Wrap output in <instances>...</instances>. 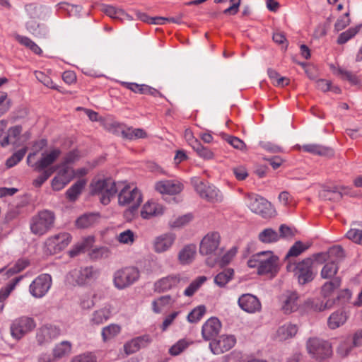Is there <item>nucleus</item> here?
Returning a JSON list of instances; mask_svg holds the SVG:
<instances>
[{
    "label": "nucleus",
    "instance_id": "f257e3e1",
    "mask_svg": "<svg viewBox=\"0 0 362 362\" xmlns=\"http://www.w3.org/2000/svg\"><path fill=\"white\" fill-rule=\"evenodd\" d=\"M221 235L218 232L208 233L201 240L199 253L206 256L205 264L212 269H223L234 258L237 249L233 247L225 254L223 248L220 247Z\"/></svg>",
    "mask_w": 362,
    "mask_h": 362
},
{
    "label": "nucleus",
    "instance_id": "f03ea898",
    "mask_svg": "<svg viewBox=\"0 0 362 362\" xmlns=\"http://www.w3.org/2000/svg\"><path fill=\"white\" fill-rule=\"evenodd\" d=\"M279 258L272 251H262L250 257L247 266L257 269V272H276L279 268Z\"/></svg>",
    "mask_w": 362,
    "mask_h": 362
},
{
    "label": "nucleus",
    "instance_id": "7ed1b4c3",
    "mask_svg": "<svg viewBox=\"0 0 362 362\" xmlns=\"http://www.w3.org/2000/svg\"><path fill=\"white\" fill-rule=\"evenodd\" d=\"M90 193L93 195H98L100 202L107 205L111 198L115 196L120 188L112 179L106 178L93 181L90 185Z\"/></svg>",
    "mask_w": 362,
    "mask_h": 362
},
{
    "label": "nucleus",
    "instance_id": "20e7f679",
    "mask_svg": "<svg viewBox=\"0 0 362 362\" xmlns=\"http://www.w3.org/2000/svg\"><path fill=\"white\" fill-rule=\"evenodd\" d=\"M54 212L49 210L40 211L31 218V232L36 235H43L54 227Z\"/></svg>",
    "mask_w": 362,
    "mask_h": 362
},
{
    "label": "nucleus",
    "instance_id": "39448f33",
    "mask_svg": "<svg viewBox=\"0 0 362 362\" xmlns=\"http://www.w3.org/2000/svg\"><path fill=\"white\" fill-rule=\"evenodd\" d=\"M142 202V194L136 188H131L126 185L121 189L118 194V203L120 206L132 204V206L124 211L125 216L132 214L135 212Z\"/></svg>",
    "mask_w": 362,
    "mask_h": 362
},
{
    "label": "nucleus",
    "instance_id": "423d86ee",
    "mask_svg": "<svg viewBox=\"0 0 362 362\" xmlns=\"http://www.w3.org/2000/svg\"><path fill=\"white\" fill-rule=\"evenodd\" d=\"M36 327L35 320L29 316L23 315L13 320L10 326L11 337L20 340Z\"/></svg>",
    "mask_w": 362,
    "mask_h": 362
},
{
    "label": "nucleus",
    "instance_id": "0eeeda50",
    "mask_svg": "<svg viewBox=\"0 0 362 362\" xmlns=\"http://www.w3.org/2000/svg\"><path fill=\"white\" fill-rule=\"evenodd\" d=\"M192 182L199 195L210 202H218L222 199L220 191L208 182H204L197 177L192 179Z\"/></svg>",
    "mask_w": 362,
    "mask_h": 362
},
{
    "label": "nucleus",
    "instance_id": "6e6552de",
    "mask_svg": "<svg viewBox=\"0 0 362 362\" xmlns=\"http://www.w3.org/2000/svg\"><path fill=\"white\" fill-rule=\"evenodd\" d=\"M249 208L250 210L260 215L264 218H269L275 214V210L272 204L264 197L257 194H249Z\"/></svg>",
    "mask_w": 362,
    "mask_h": 362
},
{
    "label": "nucleus",
    "instance_id": "1a4fd4ad",
    "mask_svg": "<svg viewBox=\"0 0 362 362\" xmlns=\"http://www.w3.org/2000/svg\"><path fill=\"white\" fill-rule=\"evenodd\" d=\"M308 353L317 360L329 357L332 354L331 346L327 341L319 338H310L307 341Z\"/></svg>",
    "mask_w": 362,
    "mask_h": 362
},
{
    "label": "nucleus",
    "instance_id": "9d476101",
    "mask_svg": "<svg viewBox=\"0 0 362 362\" xmlns=\"http://www.w3.org/2000/svg\"><path fill=\"white\" fill-rule=\"evenodd\" d=\"M71 235L61 233L48 238L45 241L46 252L52 255L63 250L71 243Z\"/></svg>",
    "mask_w": 362,
    "mask_h": 362
},
{
    "label": "nucleus",
    "instance_id": "9b49d317",
    "mask_svg": "<svg viewBox=\"0 0 362 362\" xmlns=\"http://www.w3.org/2000/svg\"><path fill=\"white\" fill-rule=\"evenodd\" d=\"M51 284V276L47 273H43L30 285V293L35 298H42L47 293Z\"/></svg>",
    "mask_w": 362,
    "mask_h": 362
},
{
    "label": "nucleus",
    "instance_id": "f8f14e48",
    "mask_svg": "<svg viewBox=\"0 0 362 362\" xmlns=\"http://www.w3.org/2000/svg\"><path fill=\"white\" fill-rule=\"evenodd\" d=\"M235 343L236 339L233 335H222L209 343V349L214 354L219 355L229 351Z\"/></svg>",
    "mask_w": 362,
    "mask_h": 362
},
{
    "label": "nucleus",
    "instance_id": "ddd939ff",
    "mask_svg": "<svg viewBox=\"0 0 362 362\" xmlns=\"http://www.w3.org/2000/svg\"><path fill=\"white\" fill-rule=\"evenodd\" d=\"M61 334V329L54 325H47L41 327L36 333V339L40 345L51 342Z\"/></svg>",
    "mask_w": 362,
    "mask_h": 362
},
{
    "label": "nucleus",
    "instance_id": "4468645a",
    "mask_svg": "<svg viewBox=\"0 0 362 362\" xmlns=\"http://www.w3.org/2000/svg\"><path fill=\"white\" fill-rule=\"evenodd\" d=\"M336 274L337 273H321L322 277L327 279L321 290L322 296L325 298H329L332 293L341 285V277Z\"/></svg>",
    "mask_w": 362,
    "mask_h": 362
},
{
    "label": "nucleus",
    "instance_id": "2eb2a0df",
    "mask_svg": "<svg viewBox=\"0 0 362 362\" xmlns=\"http://www.w3.org/2000/svg\"><path fill=\"white\" fill-rule=\"evenodd\" d=\"M280 300L281 310L285 314H290L296 311L300 305L298 295L294 291H286L281 295Z\"/></svg>",
    "mask_w": 362,
    "mask_h": 362
},
{
    "label": "nucleus",
    "instance_id": "dca6fc26",
    "mask_svg": "<svg viewBox=\"0 0 362 362\" xmlns=\"http://www.w3.org/2000/svg\"><path fill=\"white\" fill-rule=\"evenodd\" d=\"M221 324L217 317H213L207 320L202 326V335L204 340L212 341L221 330Z\"/></svg>",
    "mask_w": 362,
    "mask_h": 362
},
{
    "label": "nucleus",
    "instance_id": "f3484780",
    "mask_svg": "<svg viewBox=\"0 0 362 362\" xmlns=\"http://www.w3.org/2000/svg\"><path fill=\"white\" fill-rule=\"evenodd\" d=\"M238 303L243 310L248 313H255L261 310V303L259 299L250 293L243 294L238 298Z\"/></svg>",
    "mask_w": 362,
    "mask_h": 362
},
{
    "label": "nucleus",
    "instance_id": "a211bd4d",
    "mask_svg": "<svg viewBox=\"0 0 362 362\" xmlns=\"http://www.w3.org/2000/svg\"><path fill=\"white\" fill-rule=\"evenodd\" d=\"M346 257L344 250L341 245H337L329 248L327 252L316 254V261L322 264L326 259H334L339 262Z\"/></svg>",
    "mask_w": 362,
    "mask_h": 362
},
{
    "label": "nucleus",
    "instance_id": "6ab92c4d",
    "mask_svg": "<svg viewBox=\"0 0 362 362\" xmlns=\"http://www.w3.org/2000/svg\"><path fill=\"white\" fill-rule=\"evenodd\" d=\"M314 259L310 257L305 258L300 262H292L288 261L286 264L287 272H311L310 269H317L318 265H321L316 261V254L313 255Z\"/></svg>",
    "mask_w": 362,
    "mask_h": 362
},
{
    "label": "nucleus",
    "instance_id": "aec40b11",
    "mask_svg": "<svg viewBox=\"0 0 362 362\" xmlns=\"http://www.w3.org/2000/svg\"><path fill=\"white\" fill-rule=\"evenodd\" d=\"M25 10L29 18H38L46 20L49 18L52 8L45 5L37 6L35 4H28L25 6Z\"/></svg>",
    "mask_w": 362,
    "mask_h": 362
},
{
    "label": "nucleus",
    "instance_id": "412c9836",
    "mask_svg": "<svg viewBox=\"0 0 362 362\" xmlns=\"http://www.w3.org/2000/svg\"><path fill=\"white\" fill-rule=\"evenodd\" d=\"M155 189L160 194H177L182 190L183 185L177 181L162 180L156 183Z\"/></svg>",
    "mask_w": 362,
    "mask_h": 362
},
{
    "label": "nucleus",
    "instance_id": "4be33fe9",
    "mask_svg": "<svg viewBox=\"0 0 362 362\" xmlns=\"http://www.w3.org/2000/svg\"><path fill=\"white\" fill-rule=\"evenodd\" d=\"M139 277V273H115L114 284L118 289H123L137 281Z\"/></svg>",
    "mask_w": 362,
    "mask_h": 362
},
{
    "label": "nucleus",
    "instance_id": "5701e85b",
    "mask_svg": "<svg viewBox=\"0 0 362 362\" xmlns=\"http://www.w3.org/2000/svg\"><path fill=\"white\" fill-rule=\"evenodd\" d=\"M61 151L58 148L51 151L49 153H42V156L37 162L33 165L35 170L40 172L46 170L47 167L51 165L58 158L61 154Z\"/></svg>",
    "mask_w": 362,
    "mask_h": 362
},
{
    "label": "nucleus",
    "instance_id": "b1692460",
    "mask_svg": "<svg viewBox=\"0 0 362 362\" xmlns=\"http://www.w3.org/2000/svg\"><path fill=\"white\" fill-rule=\"evenodd\" d=\"M122 85L136 93L148 94L154 97H163L162 93L158 90L146 84L122 82Z\"/></svg>",
    "mask_w": 362,
    "mask_h": 362
},
{
    "label": "nucleus",
    "instance_id": "393cba45",
    "mask_svg": "<svg viewBox=\"0 0 362 362\" xmlns=\"http://www.w3.org/2000/svg\"><path fill=\"white\" fill-rule=\"evenodd\" d=\"M151 341V339L148 335L138 337L124 344V351L127 354H134L141 347L146 346Z\"/></svg>",
    "mask_w": 362,
    "mask_h": 362
},
{
    "label": "nucleus",
    "instance_id": "a878e982",
    "mask_svg": "<svg viewBox=\"0 0 362 362\" xmlns=\"http://www.w3.org/2000/svg\"><path fill=\"white\" fill-rule=\"evenodd\" d=\"M93 273H67L65 281L71 286H81L88 283L93 278Z\"/></svg>",
    "mask_w": 362,
    "mask_h": 362
},
{
    "label": "nucleus",
    "instance_id": "bb28decb",
    "mask_svg": "<svg viewBox=\"0 0 362 362\" xmlns=\"http://www.w3.org/2000/svg\"><path fill=\"white\" fill-rule=\"evenodd\" d=\"M164 213V207L155 202H147L143 206L141 216L145 219L153 216H160Z\"/></svg>",
    "mask_w": 362,
    "mask_h": 362
},
{
    "label": "nucleus",
    "instance_id": "cd10ccee",
    "mask_svg": "<svg viewBox=\"0 0 362 362\" xmlns=\"http://www.w3.org/2000/svg\"><path fill=\"white\" fill-rule=\"evenodd\" d=\"M319 197L324 200L339 202L342 198V193L336 186H322V189L319 192Z\"/></svg>",
    "mask_w": 362,
    "mask_h": 362
},
{
    "label": "nucleus",
    "instance_id": "c85d7f7f",
    "mask_svg": "<svg viewBox=\"0 0 362 362\" xmlns=\"http://www.w3.org/2000/svg\"><path fill=\"white\" fill-rule=\"evenodd\" d=\"M334 305V302L328 298L325 303L317 299H308L304 302V306L315 312H321L327 309H330Z\"/></svg>",
    "mask_w": 362,
    "mask_h": 362
},
{
    "label": "nucleus",
    "instance_id": "c756f323",
    "mask_svg": "<svg viewBox=\"0 0 362 362\" xmlns=\"http://www.w3.org/2000/svg\"><path fill=\"white\" fill-rule=\"evenodd\" d=\"M175 237L173 234H164L156 238L154 249L156 252H163L168 250L173 245Z\"/></svg>",
    "mask_w": 362,
    "mask_h": 362
},
{
    "label": "nucleus",
    "instance_id": "7c9ffc66",
    "mask_svg": "<svg viewBox=\"0 0 362 362\" xmlns=\"http://www.w3.org/2000/svg\"><path fill=\"white\" fill-rule=\"evenodd\" d=\"M112 315V306L110 305H105L103 308L95 310L90 319L93 325H100L110 319Z\"/></svg>",
    "mask_w": 362,
    "mask_h": 362
},
{
    "label": "nucleus",
    "instance_id": "2f4dec72",
    "mask_svg": "<svg viewBox=\"0 0 362 362\" xmlns=\"http://www.w3.org/2000/svg\"><path fill=\"white\" fill-rule=\"evenodd\" d=\"M347 313L341 310L332 313L327 320V325L332 329H335L343 325L347 320Z\"/></svg>",
    "mask_w": 362,
    "mask_h": 362
},
{
    "label": "nucleus",
    "instance_id": "473e14b6",
    "mask_svg": "<svg viewBox=\"0 0 362 362\" xmlns=\"http://www.w3.org/2000/svg\"><path fill=\"white\" fill-rule=\"evenodd\" d=\"M298 332V327L296 325L285 324L276 331V338L279 341H285L294 337Z\"/></svg>",
    "mask_w": 362,
    "mask_h": 362
},
{
    "label": "nucleus",
    "instance_id": "72a5a7b5",
    "mask_svg": "<svg viewBox=\"0 0 362 362\" xmlns=\"http://www.w3.org/2000/svg\"><path fill=\"white\" fill-rule=\"evenodd\" d=\"M86 185V181L84 179L77 180L70 188L66 192V198L71 201L74 202L78 199V197L82 192L83 189Z\"/></svg>",
    "mask_w": 362,
    "mask_h": 362
},
{
    "label": "nucleus",
    "instance_id": "f704fd0d",
    "mask_svg": "<svg viewBox=\"0 0 362 362\" xmlns=\"http://www.w3.org/2000/svg\"><path fill=\"white\" fill-rule=\"evenodd\" d=\"M197 252V247L194 244H190L186 245L180 252H179V260L183 264L190 263Z\"/></svg>",
    "mask_w": 362,
    "mask_h": 362
},
{
    "label": "nucleus",
    "instance_id": "c9c22d12",
    "mask_svg": "<svg viewBox=\"0 0 362 362\" xmlns=\"http://www.w3.org/2000/svg\"><path fill=\"white\" fill-rule=\"evenodd\" d=\"M177 281V277L173 276L163 278L155 284V291L158 293L165 292L176 285Z\"/></svg>",
    "mask_w": 362,
    "mask_h": 362
},
{
    "label": "nucleus",
    "instance_id": "e433bc0d",
    "mask_svg": "<svg viewBox=\"0 0 362 362\" xmlns=\"http://www.w3.org/2000/svg\"><path fill=\"white\" fill-rule=\"evenodd\" d=\"M71 351V344L68 341H63L57 344L53 349L52 354L55 359H60L68 356Z\"/></svg>",
    "mask_w": 362,
    "mask_h": 362
},
{
    "label": "nucleus",
    "instance_id": "4c0bfd02",
    "mask_svg": "<svg viewBox=\"0 0 362 362\" xmlns=\"http://www.w3.org/2000/svg\"><path fill=\"white\" fill-rule=\"evenodd\" d=\"M300 148L305 152L319 156H329L333 153L331 148L317 144H305Z\"/></svg>",
    "mask_w": 362,
    "mask_h": 362
},
{
    "label": "nucleus",
    "instance_id": "58836bf2",
    "mask_svg": "<svg viewBox=\"0 0 362 362\" xmlns=\"http://www.w3.org/2000/svg\"><path fill=\"white\" fill-rule=\"evenodd\" d=\"M309 245H304L301 241H296L289 249L285 256L284 260L288 262L291 257H296L301 255L303 252L308 250Z\"/></svg>",
    "mask_w": 362,
    "mask_h": 362
},
{
    "label": "nucleus",
    "instance_id": "ea45409f",
    "mask_svg": "<svg viewBox=\"0 0 362 362\" xmlns=\"http://www.w3.org/2000/svg\"><path fill=\"white\" fill-rule=\"evenodd\" d=\"M98 215L95 214H83L76 221V225L79 228H87L93 226L97 221Z\"/></svg>",
    "mask_w": 362,
    "mask_h": 362
},
{
    "label": "nucleus",
    "instance_id": "a19ab883",
    "mask_svg": "<svg viewBox=\"0 0 362 362\" xmlns=\"http://www.w3.org/2000/svg\"><path fill=\"white\" fill-rule=\"evenodd\" d=\"M258 238L263 243H272L278 241L279 236L272 228H266L259 234Z\"/></svg>",
    "mask_w": 362,
    "mask_h": 362
},
{
    "label": "nucleus",
    "instance_id": "79ce46f5",
    "mask_svg": "<svg viewBox=\"0 0 362 362\" xmlns=\"http://www.w3.org/2000/svg\"><path fill=\"white\" fill-rule=\"evenodd\" d=\"M191 146L200 157L204 159H211L214 158L213 152L208 148L202 146L198 140H194Z\"/></svg>",
    "mask_w": 362,
    "mask_h": 362
},
{
    "label": "nucleus",
    "instance_id": "37998d69",
    "mask_svg": "<svg viewBox=\"0 0 362 362\" xmlns=\"http://www.w3.org/2000/svg\"><path fill=\"white\" fill-rule=\"evenodd\" d=\"M23 279V276H18L13 279L6 286L0 289V302H4L10 295L16 286Z\"/></svg>",
    "mask_w": 362,
    "mask_h": 362
},
{
    "label": "nucleus",
    "instance_id": "c03bdc74",
    "mask_svg": "<svg viewBox=\"0 0 362 362\" xmlns=\"http://www.w3.org/2000/svg\"><path fill=\"white\" fill-rule=\"evenodd\" d=\"M122 136L129 140H134L140 138L146 137V133L142 129H133L132 127L128 128L125 130H122Z\"/></svg>",
    "mask_w": 362,
    "mask_h": 362
},
{
    "label": "nucleus",
    "instance_id": "a18cd8bd",
    "mask_svg": "<svg viewBox=\"0 0 362 362\" xmlns=\"http://www.w3.org/2000/svg\"><path fill=\"white\" fill-rule=\"evenodd\" d=\"M121 331V327L118 325L111 324L105 327L102 329V337L104 341H106L115 336H117Z\"/></svg>",
    "mask_w": 362,
    "mask_h": 362
},
{
    "label": "nucleus",
    "instance_id": "49530a36",
    "mask_svg": "<svg viewBox=\"0 0 362 362\" xmlns=\"http://www.w3.org/2000/svg\"><path fill=\"white\" fill-rule=\"evenodd\" d=\"M361 25L355 28H350L346 31L341 33L337 40V44L343 45L348 42L350 39L354 37L359 31Z\"/></svg>",
    "mask_w": 362,
    "mask_h": 362
},
{
    "label": "nucleus",
    "instance_id": "de8ad7c7",
    "mask_svg": "<svg viewBox=\"0 0 362 362\" xmlns=\"http://www.w3.org/2000/svg\"><path fill=\"white\" fill-rule=\"evenodd\" d=\"M89 247L90 240L88 239L83 240L73 246V247L69 251V256L71 257H75L80 253L84 252Z\"/></svg>",
    "mask_w": 362,
    "mask_h": 362
},
{
    "label": "nucleus",
    "instance_id": "09e8293b",
    "mask_svg": "<svg viewBox=\"0 0 362 362\" xmlns=\"http://www.w3.org/2000/svg\"><path fill=\"white\" fill-rule=\"evenodd\" d=\"M353 346L351 337L342 340L337 348V353L341 357L346 356L351 351Z\"/></svg>",
    "mask_w": 362,
    "mask_h": 362
},
{
    "label": "nucleus",
    "instance_id": "8fccbe9b",
    "mask_svg": "<svg viewBox=\"0 0 362 362\" xmlns=\"http://www.w3.org/2000/svg\"><path fill=\"white\" fill-rule=\"evenodd\" d=\"M206 278L204 276H199L193 281L189 286L185 290L184 294L187 296H192L199 287L206 281Z\"/></svg>",
    "mask_w": 362,
    "mask_h": 362
},
{
    "label": "nucleus",
    "instance_id": "3c124183",
    "mask_svg": "<svg viewBox=\"0 0 362 362\" xmlns=\"http://www.w3.org/2000/svg\"><path fill=\"white\" fill-rule=\"evenodd\" d=\"M26 153V148H21L18 151L15 152L11 156H10L6 161V165L8 168H12L18 164L25 156Z\"/></svg>",
    "mask_w": 362,
    "mask_h": 362
},
{
    "label": "nucleus",
    "instance_id": "603ef678",
    "mask_svg": "<svg viewBox=\"0 0 362 362\" xmlns=\"http://www.w3.org/2000/svg\"><path fill=\"white\" fill-rule=\"evenodd\" d=\"M205 312L206 308L204 305L197 306L188 314L187 320L192 323L197 322L203 317Z\"/></svg>",
    "mask_w": 362,
    "mask_h": 362
},
{
    "label": "nucleus",
    "instance_id": "864d4df0",
    "mask_svg": "<svg viewBox=\"0 0 362 362\" xmlns=\"http://www.w3.org/2000/svg\"><path fill=\"white\" fill-rule=\"evenodd\" d=\"M351 298V292L349 289L340 291L337 297L331 298L334 302V305H343L349 302Z\"/></svg>",
    "mask_w": 362,
    "mask_h": 362
},
{
    "label": "nucleus",
    "instance_id": "5fc2aeb1",
    "mask_svg": "<svg viewBox=\"0 0 362 362\" xmlns=\"http://www.w3.org/2000/svg\"><path fill=\"white\" fill-rule=\"evenodd\" d=\"M55 168H49L43 170V172L35 180H33V185L35 187H40L54 173Z\"/></svg>",
    "mask_w": 362,
    "mask_h": 362
},
{
    "label": "nucleus",
    "instance_id": "6e6d98bb",
    "mask_svg": "<svg viewBox=\"0 0 362 362\" xmlns=\"http://www.w3.org/2000/svg\"><path fill=\"white\" fill-rule=\"evenodd\" d=\"M37 18H30L26 22L28 30L37 37L45 35V33L40 29V24L36 21Z\"/></svg>",
    "mask_w": 362,
    "mask_h": 362
},
{
    "label": "nucleus",
    "instance_id": "4d7b16f0",
    "mask_svg": "<svg viewBox=\"0 0 362 362\" xmlns=\"http://www.w3.org/2000/svg\"><path fill=\"white\" fill-rule=\"evenodd\" d=\"M348 239L362 245V225L359 228H351L346 234Z\"/></svg>",
    "mask_w": 362,
    "mask_h": 362
},
{
    "label": "nucleus",
    "instance_id": "13d9d810",
    "mask_svg": "<svg viewBox=\"0 0 362 362\" xmlns=\"http://www.w3.org/2000/svg\"><path fill=\"white\" fill-rule=\"evenodd\" d=\"M71 180V177H62L55 176L51 182L52 187L54 191L62 189Z\"/></svg>",
    "mask_w": 362,
    "mask_h": 362
},
{
    "label": "nucleus",
    "instance_id": "bf43d9fd",
    "mask_svg": "<svg viewBox=\"0 0 362 362\" xmlns=\"http://www.w3.org/2000/svg\"><path fill=\"white\" fill-rule=\"evenodd\" d=\"M30 266V262L27 258H21L18 259L13 266L9 268L6 272H22L27 269Z\"/></svg>",
    "mask_w": 362,
    "mask_h": 362
},
{
    "label": "nucleus",
    "instance_id": "052dcab7",
    "mask_svg": "<svg viewBox=\"0 0 362 362\" xmlns=\"http://www.w3.org/2000/svg\"><path fill=\"white\" fill-rule=\"evenodd\" d=\"M11 106V100L7 98L6 92H0V117L7 112Z\"/></svg>",
    "mask_w": 362,
    "mask_h": 362
},
{
    "label": "nucleus",
    "instance_id": "680f3d73",
    "mask_svg": "<svg viewBox=\"0 0 362 362\" xmlns=\"http://www.w3.org/2000/svg\"><path fill=\"white\" fill-rule=\"evenodd\" d=\"M188 345L185 339H180L170 348L169 353L172 356H177L187 349Z\"/></svg>",
    "mask_w": 362,
    "mask_h": 362
},
{
    "label": "nucleus",
    "instance_id": "e2e57ef3",
    "mask_svg": "<svg viewBox=\"0 0 362 362\" xmlns=\"http://www.w3.org/2000/svg\"><path fill=\"white\" fill-rule=\"evenodd\" d=\"M223 139L235 148L243 150L245 148V144L239 138L227 134L223 135Z\"/></svg>",
    "mask_w": 362,
    "mask_h": 362
},
{
    "label": "nucleus",
    "instance_id": "0e129e2a",
    "mask_svg": "<svg viewBox=\"0 0 362 362\" xmlns=\"http://www.w3.org/2000/svg\"><path fill=\"white\" fill-rule=\"evenodd\" d=\"M279 238H292L295 236L296 230L294 228L281 224L279 227Z\"/></svg>",
    "mask_w": 362,
    "mask_h": 362
},
{
    "label": "nucleus",
    "instance_id": "69168bd1",
    "mask_svg": "<svg viewBox=\"0 0 362 362\" xmlns=\"http://www.w3.org/2000/svg\"><path fill=\"white\" fill-rule=\"evenodd\" d=\"M35 75L36 78L40 82L43 83L45 86L49 87V88H52V89H57V86L53 84V81L51 79V78L49 77L48 76H47L43 72L36 71L35 72Z\"/></svg>",
    "mask_w": 362,
    "mask_h": 362
},
{
    "label": "nucleus",
    "instance_id": "338daca9",
    "mask_svg": "<svg viewBox=\"0 0 362 362\" xmlns=\"http://www.w3.org/2000/svg\"><path fill=\"white\" fill-rule=\"evenodd\" d=\"M233 273H218L214 278V282L220 287L224 286L233 279Z\"/></svg>",
    "mask_w": 362,
    "mask_h": 362
},
{
    "label": "nucleus",
    "instance_id": "774afa93",
    "mask_svg": "<svg viewBox=\"0 0 362 362\" xmlns=\"http://www.w3.org/2000/svg\"><path fill=\"white\" fill-rule=\"evenodd\" d=\"M351 23L349 18V13L346 12L342 16L337 19L334 24V29L336 31H340L349 25Z\"/></svg>",
    "mask_w": 362,
    "mask_h": 362
}]
</instances>
